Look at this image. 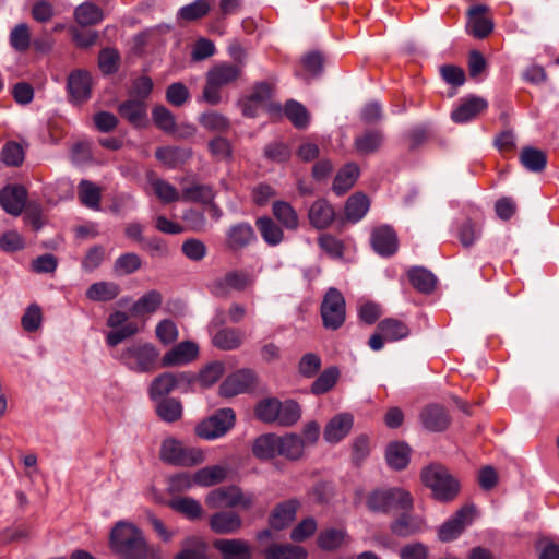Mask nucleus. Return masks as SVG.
I'll return each instance as SVG.
<instances>
[{"mask_svg": "<svg viewBox=\"0 0 559 559\" xmlns=\"http://www.w3.org/2000/svg\"><path fill=\"white\" fill-rule=\"evenodd\" d=\"M110 545L122 559H164L162 549L150 545L142 530L131 523L121 521L114 526Z\"/></svg>", "mask_w": 559, "mask_h": 559, "instance_id": "f257e3e1", "label": "nucleus"}, {"mask_svg": "<svg viewBox=\"0 0 559 559\" xmlns=\"http://www.w3.org/2000/svg\"><path fill=\"white\" fill-rule=\"evenodd\" d=\"M420 478L423 484L431 490L432 498L439 502H450L460 492L459 480L441 464L432 463L424 467Z\"/></svg>", "mask_w": 559, "mask_h": 559, "instance_id": "f03ea898", "label": "nucleus"}, {"mask_svg": "<svg viewBox=\"0 0 559 559\" xmlns=\"http://www.w3.org/2000/svg\"><path fill=\"white\" fill-rule=\"evenodd\" d=\"M366 506L371 512L389 514L403 509L414 510V498L403 487L377 488L368 493Z\"/></svg>", "mask_w": 559, "mask_h": 559, "instance_id": "7ed1b4c3", "label": "nucleus"}, {"mask_svg": "<svg viewBox=\"0 0 559 559\" xmlns=\"http://www.w3.org/2000/svg\"><path fill=\"white\" fill-rule=\"evenodd\" d=\"M159 352L150 343H134L122 350L120 360L130 370L138 373H151L156 370Z\"/></svg>", "mask_w": 559, "mask_h": 559, "instance_id": "20e7f679", "label": "nucleus"}, {"mask_svg": "<svg viewBox=\"0 0 559 559\" xmlns=\"http://www.w3.org/2000/svg\"><path fill=\"white\" fill-rule=\"evenodd\" d=\"M159 457L167 464L187 467L199 465L204 461L201 450L186 445L175 438H167L162 442Z\"/></svg>", "mask_w": 559, "mask_h": 559, "instance_id": "39448f33", "label": "nucleus"}, {"mask_svg": "<svg viewBox=\"0 0 559 559\" xmlns=\"http://www.w3.org/2000/svg\"><path fill=\"white\" fill-rule=\"evenodd\" d=\"M320 314L323 326L328 330H338L345 322L346 302L343 294L335 287H330L322 299Z\"/></svg>", "mask_w": 559, "mask_h": 559, "instance_id": "423d86ee", "label": "nucleus"}, {"mask_svg": "<svg viewBox=\"0 0 559 559\" xmlns=\"http://www.w3.org/2000/svg\"><path fill=\"white\" fill-rule=\"evenodd\" d=\"M236 414L231 408H221L195 427V435L205 440H214L226 435L235 425Z\"/></svg>", "mask_w": 559, "mask_h": 559, "instance_id": "0eeeda50", "label": "nucleus"}, {"mask_svg": "<svg viewBox=\"0 0 559 559\" xmlns=\"http://www.w3.org/2000/svg\"><path fill=\"white\" fill-rule=\"evenodd\" d=\"M390 532L400 538H407L423 533L426 528V521L420 514L413 510L403 509L390 522Z\"/></svg>", "mask_w": 559, "mask_h": 559, "instance_id": "6e6552de", "label": "nucleus"}, {"mask_svg": "<svg viewBox=\"0 0 559 559\" xmlns=\"http://www.w3.org/2000/svg\"><path fill=\"white\" fill-rule=\"evenodd\" d=\"M474 506H464L455 514L444 522L438 530V538L442 543H449L456 539L467 525L473 522Z\"/></svg>", "mask_w": 559, "mask_h": 559, "instance_id": "1a4fd4ad", "label": "nucleus"}, {"mask_svg": "<svg viewBox=\"0 0 559 559\" xmlns=\"http://www.w3.org/2000/svg\"><path fill=\"white\" fill-rule=\"evenodd\" d=\"M254 386V373L249 369L238 370L229 374L219 385V394L233 397L246 393Z\"/></svg>", "mask_w": 559, "mask_h": 559, "instance_id": "9d476101", "label": "nucleus"}, {"mask_svg": "<svg viewBox=\"0 0 559 559\" xmlns=\"http://www.w3.org/2000/svg\"><path fill=\"white\" fill-rule=\"evenodd\" d=\"M27 200V190L20 185H7L0 190V205L10 215L19 216Z\"/></svg>", "mask_w": 559, "mask_h": 559, "instance_id": "9b49d317", "label": "nucleus"}, {"mask_svg": "<svg viewBox=\"0 0 559 559\" xmlns=\"http://www.w3.org/2000/svg\"><path fill=\"white\" fill-rule=\"evenodd\" d=\"M251 282L250 275L243 271H230L211 285V293L216 297H226L230 289L243 290Z\"/></svg>", "mask_w": 559, "mask_h": 559, "instance_id": "f8f14e48", "label": "nucleus"}, {"mask_svg": "<svg viewBox=\"0 0 559 559\" xmlns=\"http://www.w3.org/2000/svg\"><path fill=\"white\" fill-rule=\"evenodd\" d=\"M91 88L92 76L87 71L78 69L69 74L67 90L72 102L83 103L90 99Z\"/></svg>", "mask_w": 559, "mask_h": 559, "instance_id": "ddd939ff", "label": "nucleus"}, {"mask_svg": "<svg viewBox=\"0 0 559 559\" xmlns=\"http://www.w3.org/2000/svg\"><path fill=\"white\" fill-rule=\"evenodd\" d=\"M370 241L373 250L385 258L393 255L399 248L396 233L388 225L374 228Z\"/></svg>", "mask_w": 559, "mask_h": 559, "instance_id": "4468645a", "label": "nucleus"}, {"mask_svg": "<svg viewBox=\"0 0 559 559\" xmlns=\"http://www.w3.org/2000/svg\"><path fill=\"white\" fill-rule=\"evenodd\" d=\"M487 107L486 99L472 95L461 99L460 105L451 112V119L455 123H466L474 120Z\"/></svg>", "mask_w": 559, "mask_h": 559, "instance_id": "2eb2a0df", "label": "nucleus"}, {"mask_svg": "<svg viewBox=\"0 0 559 559\" xmlns=\"http://www.w3.org/2000/svg\"><path fill=\"white\" fill-rule=\"evenodd\" d=\"M213 547L219 552L222 559H252L249 543L241 538L215 539Z\"/></svg>", "mask_w": 559, "mask_h": 559, "instance_id": "dca6fc26", "label": "nucleus"}, {"mask_svg": "<svg viewBox=\"0 0 559 559\" xmlns=\"http://www.w3.org/2000/svg\"><path fill=\"white\" fill-rule=\"evenodd\" d=\"M420 421L427 430L441 432L449 427L451 417L443 406L430 404L420 412Z\"/></svg>", "mask_w": 559, "mask_h": 559, "instance_id": "f3484780", "label": "nucleus"}, {"mask_svg": "<svg viewBox=\"0 0 559 559\" xmlns=\"http://www.w3.org/2000/svg\"><path fill=\"white\" fill-rule=\"evenodd\" d=\"M354 417L349 413H340L332 417L325 425L323 437L329 443H338L352 430Z\"/></svg>", "mask_w": 559, "mask_h": 559, "instance_id": "a211bd4d", "label": "nucleus"}, {"mask_svg": "<svg viewBox=\"0 0 559 559\" xmlns=\"http://www.w3.org/2000/svg\"><path fill=\"white\" fill-rule=\"evenodd\" d=\"M299 502L296 499L285 500L274 507L269 515V525L275 531L286 528L296 519Z\"/></svg>", "mask_w": 559, "mask_h": 559, "instance_id": "6ab92c4d", "label": "nucleus"}, {"mask_svg": "<svg viewBox=\"0 0 559 559\" xmlns=\"http://www.w3.org/2000/svg\"><path fill=\"white\" fill-rule=\"evenodd\" d=\"M209 526L216 534H235L241 528L242 519L234 511H218L211 515Z\"/></svg>", "mask_w": 559, "mask_h": 559, "instance_id": "aec40b11", "label": "nucleus"}, {"mask_svg": "<svg viewBox=\"0 0 559 559\" xmlns=\"http://www.w3.org/2000/svg\"><path fill=\"white\" fill-rule=\"evenodd\" d=\"M118 114L134 128L144 127L147 120L146 102L131 97L119 104Z\"/></svg>", "mask_w": 559, "mask_h": 559, "instance_id": "412c9836", "label": "nucleus"}, {"mask_svg": "<svg viewBox=\"0 0 559 559\" xmlns=\"http://www.w3.org/2000/svg\"><path fill=\"white\" fill-rule=\"evenodd\" d=\"M488 11V7L478 4L471 8L468 14L469 20L467 23V32L478 39H484L493 29V23L490 19L485 17L484 14Z\"/></svg>", "mask_w": 559, "mask_h": 559, "instance_id": "4be33fe9", "label": "nucleus"}, {"mask_svg": "<svg viewBox=\"0 0 559 559\" xmlns=\"http://www.w3.org/2000/svg\"><path fill=\"white\" fill-rule=\"evenodd\" d=\"M255 240L257 236L249 223L231 225L226 233V245L231 251L241 250Z\"/></svg>", "mask_w": 559, "mask_h": 559, "instance_id": "5701e85b", "label": "nucleus"}, {"mask_svg": "<svg viewBox=\"0 0 559 559\" xmlns=\"http://www.w3.org/2000/svg\"><path fill=\"white\" fill-rule=\"evenodd\" d=\"M192 154L190 147L167 145L156 148L155 158L168 168L174 169L187 163Z\"/></svg>", "mask_w": 559, "mask_h": 559, "instance_id": "b1692460", "label": "nucleus"}, {"mask_svg": "<svg viewBox=\"0 0 559 559\" xmlns=\"http://www.w3.org/2000/svg\"><path fill=\"white\" fill-rule=\"evenodd\" d=\"M198 353L199 348L195 343L190 341L181 342L163 356L162 366L170 367L187 364L193 360Z\"/></svg>", "mask_w": 559, "mask_h": 559, "instance_id": "393cba45", "label": "nucleus"}, {"mask_svg": "<svg viewBox=\"0 0 559 559\" xmlns=\"http://www.w3.org/2000/svg\"><path fill=\"white\" fill-rule=\"evenodd\" d=\"M308 218L311 226L317 229H324L333 223L335 210L329 201L319 199L311 204L308 211Z\"/></svg>", "mask_w": 559, "mask_h": 559, "instance_id": "a878e982", "label": "nucleus"}, {"mask_svg": "<svg viewBox=\"0 0 559 559\" xmlns=\"http://www.w3.org/2000/svg\"><path fill=\"white\" fill-rule=\"evenodd\" d=\"M209 545L200 536L190 535L185 537L180 544V550L174 559H209Z\"/></svg>", "mask_w": 559, "mask_h": 559, "instance_id": "bb28decb", "label": "nucleus"}, {"mask_svg": "<svg viewBox=\"0 0 559 559\" xmlns=\"http://www.w3.org/2000/svg\"><path fill=\"white\" fill-rule=\"evenodd\" d=\"M412 449L406 442L393 441L385 448V461L390 468L403 471L409 464Z\"/></svg>", "mask_w": 559, "mask_h": 559, "instance_id": "cd10ccee", "label": "nucleus"}, {"mask_svg": "<svg viewBox=\"0 0 559 559\" xmlns=\"http://www.w3.org/2000/svg\"><path fill=\"white\" fill-rule=\"evenodd\" d=\"M245 340V334L240 329L226 328L218 329L211 335V341L214 347L221 350H235L239 348Z\"/></svg>", "mask_w": 559, "mask_h": 559, "instance_id": "c85d7f7f", "label": "nucleus"}, {"mask_svg": "<svg viewBox=\"0 0 559 559\" xmlns=\"http://www.w3.org/2000/svg\"><path fill=\"white\" fill-rule=\"evenodd\" d=\"M265 559H307L308 551L299 545L271 543L262 550Z\"/></svg>", "mask_w": 559, "mask_h": 559, "instance_id": "c756f323", "label": "nucleus"}, {"mask_svg": "<svg viewBox=\"0 0 559 559\" xmlns=\"http://www.w3.org/2000/svg\"><path fill=\"white\" fill-rule=\"evenodd\" d=\"M384 143V134L379 129H368L354 140V147L360 155L377 153Z\"/></svg>", "mask_w": 559, "mask_h": 559, "instance_id": "7c9ffc66", "label": "nucleus"}, {"mask_svg": "<svg viewBox=\"0 0 559 559\" xmlns=\"http://www.w3.org/2000/svg\"><path fill=\"white\" fill-rule=\"evenodd\" d=\"M412 286L421 294H431L438 283L436 275L423 266H413L407 272Z\"/></svg>", "mask_w": 559, "mask_h": 559, "instance_id": "2f4dec72", "label": "nucleus"}, {"mask_svg": "<svg viewBox=\"0 0 559 559\" xmlns=\"http://www.w3.org/2000/svg\"><path fill=\"white\" fill-rule=\"evenodd\" d=\"M241 73L242 67L240 64L223 62L213 67L207 72V76L211 79V83L223 87L237 81Z\"/></svg>", "mask_w": 559, "mask_h": 559, "instance_id": "473e14b6", "label": "nucleus"}, {"mask_svg": "<svg viewBox=\"0 0 559 559\" xmlns=\"http://www.w3.org/2000/svg\"><path fill=\"white\" fill-rule=\"evenodd\" d=\"M168 507L189 521L200 520L204 515L201 503L191 497L173 498L168 501Z\"/></svg>", "mask_w": 559, "mask_h": 559, "instance_id": "72a5a7b5", "label": "nucleus"}, {"mask_svg": "<svg viewBox=\"0 0 559 559\" xmlns=\"http://www.w3.org/2000/svg\"><path fill=\"white\" fill-rule=\"evenodd\" d=\"M75 22L82 27H90L99 24L104 20L103 10L91 1H85L74 9Z\"/></svg>", "mask_w": 559, "mask_h": 559, "instance_id": "f704fd0d", "label": "nucleus"}, {"mask_svg": "<svg viewBox=\"0 0 559 559\" xmlns=\"http://www.w3.org/2000/svg\"><path fill=\"white\" fill-rule=\"evenodd\" d=\"M239 488L235 486L221 487L212 490L206 496V503L211 508H235L239 506Z\"/></svg>", "mask_w": 559, "mask_h": 559, "instance_id": "c9c22d12", "label": "nucleus"}, {"mask_svg": "<svg viewBox=\"0 0 559 559\" xmlns=\"http://www.w3.org/2000/svg\"><path fill=\"white\" fill-rule=\"evenodd\" d=\"M360 174L359 167L355 163H347L336 174L332 190L342 195L346 193L356 182Z\"/></svg>", "mask_w": 559, "mask_h": 559, "instance_id": "e433bc0d", "label": "nucleus"}, {"mask_svg": "<svg viewBox=\"0 0 559 559\" xmlns=\"http://www.w3.org/2000/svg\"><path fill=\"white\" fill-rule=\"evenodd\" d=\"M519 159L526 170L534 174L544 171L547 166L546 153L533 146H524L520 153Z\"/></svg>", "mask_w": 559, "mask_h": 559, "instance_id": "4c0bfd02", "label": "nucleus"}, {"mask_svg": "<svg viewBox=\"0 0 559 559\" xmlns=\"http://www.w3.org/2000/svg\"><path fill=\"white\" fill-rule=\"evenodd\" d=\"M305 442L297 433H286L278 437V455L290 461L299 460L304 454Z\"/></svg>", "mask_w": 559, "mask_h": 559, "instance_id": "58836bf2", "label": "nucleus"}, {"mask_svg": "<svg viewBox=\"0 0 559 559\" xmlns=\"http://www.w3.org/2000/svg\"><path fill=\"white\" fill-rule=\"evenodd\" d=\"M163 302L162 294L152 289L141 296L130 308V312L133 317H141L144 314L154 313Z\"/></svg>", "mask_w": 559, "mask_h": 559, "instance_id": "ea45409f", "label": "nucleus"}, {"mask_svg": "<svg viewBox=\"0 0 559 559\" xmlns=\"http://www.w3.org/2000/svg\"><path fill=\"white\" fill-rule=\"evenodd\" d=\"M155 402V412L165 423L178 421L182 416V404L175 397L159 399Z\"/></svg>", "mask_w": 559, "mask_h": 559, "instance_id": "a19ab883", "label": "nucleus"}, {"mask_svg": "<svg viewBox=\"0 0 559 559\" xmlns=\"http://www.w3.org/2000/svg\"><path fill=\"white\" fill-rule=\"evenodd\" d=\"M120 293V287L114 282L100 281L92 284L86 290V298L92 301L106 302L114 300Z\"/></svg>", "mask_w": 559, "mask_h": 559, "instance_id": "79ce46f5", "label": "nucleus"}, {"mask_svg": "<svg viewBox=\"0 0 559 559\" xmlns=\"http://www.w3.org/2000/svg\"><path fill=\"white\" fill-rule=\"evenodd\" d=\"M252 453L260 460H270L278 455V436L266 433L258 437L252 445Z\"/></svg>", "mask_w": 559, "mask_h": 559, "instance_id": "37998d69", "label": "nucleus"}, {"mask_svg": "<svg viewBox=\"0 0 559 559\" xmlns=\"http://www.w3.org/2000/svg\"><path fill=\"white\" fill-rule=\"evenodd\" d=\"M377 331L383 333L386 342H396L409 335V328L401 320L386 318L377 325Z\"/></svg>", "mask_w": 559, "mask_h": 559, "instance_id": "c03bdc74", "label": "nucleus"}, {"mask_svg": "<svg viewBox=\"0 0 559 559\" xmlns=\"http://www.w3.org/2000/svg\"><path fill=\"white\" fill-rule=\"evenodd\" d=\"M369 199L366 194L357 192L348 198L345 204L346 219L352 223H357L364 218L369 210Z\"/></svg>", "mask_w": 559, "mask_h": 559, "instance_id": "a18cd8bd", "label": "nucleus"}, {"mask_svg": "<svg viewBox=\"0 0 559 559\" xmlns=\"http://www.w3.org/2000/svg\"><path fill=\"white\" fill-rule=\"evenodd\" d=\"M255 225L262 239L269 246H277L282 242L284 237L283 229L271 217H260L257 219Z\"/></svg>", "mask_w": 559, "mask_h": 559, "instance_id": "49530a36", "label": "nucleus"}, {"mask_svg": "<svg viewBox=\"0 0 559 559\" xmlns=\"http://www.w3.org/2000/svg\"><path fill=\"white\" fill-rule=\"evenodd\" d=\"M207 150L215 162L229 163L233 159L231 142L222 135L214 136L207 143Z\"/></svg>", "mask_w": 559, "mask_h": 559, "instance_id": "de8ad7c7", "label": "nucleus"}, {"mask_svg": "<svg viewBox=\"0 0 559 559\" xmlns=\"http://www.w3.org/2000/svg\"><path fill=\"white\" fill-rule=\"evenodd\" d=\"M213 0H195L179 9L178 20L193 22L204 17L211 10Z\"/></svg>", "mask_w": 559, "mask_h": 559, "instance_id": "09e8293b", "label": "nucleus"}, {"mask_svg": "<svg viewBox=\"0 0 559 559\" xmlns=\"http://www.w3.org/2000/svg\"><path fill=\"white\" fill-rule=\"evenodd\" d=\"M226 478V471L219 465L205 466L193 474L194 483L202 487H211Z\"/></svg>", "mask_w": 559, "mask_h": 559, "instance_id": "8fccbe9b", "label": "nucleus"}, {"mask_svg": "<svg viewBox=\"0 0 559 559\" xmlns=\"http://www.w3.org/2000/svg\"><path fill=\"white\" fill-rule=\"evenodd\" d=\"M273 215L289 230L298 228L299 218L293 206L285 201H275L272 206Z\"/></svg>", "mask_w": 559, "mask_h": 559, "instance_id": "3c124183", "label": "nucleus"}, {"mask_svg": "<svg viewBox=\"0 0 559 559\" xmlns=\"http://www.w3.org/2000/svg\"><path fill=\"white\" fill-rule=\"evenodd\" d=\"M340 378V370L332 366L324 369L311 384V393L314 395L325 394L331 391Z\"/></svg>", "mask_w": 559, "mask_h": 559, "instance_id": "603ef678", "label": "nucleus"}, {"mask_svg": "<svg viewBox=\"0 0 559 559\" xmlns=\"http://www.w3.org/2000/svg\"><path fill=\"white\" fill-rule=\"evenodd\" d=\"M174 390H176V388L173 380V372H164L153 379L148 388V395L152 401H157L159 399L169 397L168 394Z\"/></svg>", "mask_w": 559, "mask_h": 559, "instance_id": "864d4df0", "label": "nucleus"}, {"mask_svg": "<svg viewBox=\"0 0 559 559\" xmlns=\"http://www.w3.org/2000/svg\"><path fill=\"white\" fill-rule=\"evenodd\" d=\"M284 112L288 120L297 129H305L309 123L308 110L301 103L295 99H289L286 102Z\"/></svg>", "mask_w": 559, "mask_h": 559, "instance_id": "5fc2aeb1", "label": "nucleus"}, {"mask_svg": "<svg viewBox=\"0 0 559 559\" xmlns=\"http://www.w3.org/2000/svg\"><path fill=\"white\" fill-rule=\"evenodd\" d=\"M281 401L276 397H266L261 400L254 409L255 416L263 423H276L278 418Z\"/></svg>", "mask_w": 559, "mask_h": 559, "instance_id": "6e6d98bb", "label": "nucleus"}, {"mask_svg": "<svg viewBox=\"0 0 559 559\" xmlns=\"http://www.w3.org/2000/svg\"><path fill=\"white\" fill-rule=\"evenodd\" d=\"M301 416L299 404L294 400H285L281 402L278 418L276 423L283 427L295 425Z\"/></svg>", "mask_w": 559, "mask_h": 559, "instance_id": "4d7b16f0", "label": "nucleus"}, {"mask_svg": "<svg viewBox=\"0 0 559 559\" xmlns=\"http://www.w3.org/2000/svg\"><path fill=\"white\" fill-rule=\"evenodd\" d=\"M79 199L80 202L92 210L99 209L100 190L93 182L82 180L79 185Z\"/></svg>", "mask_w": 559, "mask_h": 559, "instance_id": "13d9d810", "label": "nucleus"}, {"mask_svg": "<svg viewBox=\"0 0 559 559\" xmlns=\"http://www.w3.org/2000/svg\"><path fill=\"white\" fill-rule=\"evenodd\" d=\"M345 535L346 533L343 530L328 528L320 532L317 543L322 550H335L343 544Z\"/></svg>", "mask_w": 559, "mask_h": 559, "instance_id": "bf43d9fd", "label": "nucleus"}, {"mask_svg": "<svg viewBox=\"0 0 559 559\" xmlns=\"http://www.w3.org/2000/svg\"><path fill=\"white\" fill-rule=\"evenodd\" d=\"M214 191L207 185H193L190 187H186L182 190V200L183 201H193L200 202L203 204H209L214 200Z\"/></svg>", "mask_w": 559, "mask_h": 559, "instance_id": "052dcab7", "label": "nucleus"}, {"mask_svg": "<svg viewBox=\"0 0 559 559\" xmlns=\"http://www.w3.org/2000/svg\"><path fill=\"white\" fill-rule=\"evenodd\" d=\"M141 266V258L136 253L127 252L116 259L114 271L120 275H130L139 271Z\"/></svg>", "mask_w": 559, "mask_h": 559, "instance_id": "680f3d73", "label": "nucleus"}, {"mask_svg": "<svg viewBox=\"0 0 559 559\" xmlns=\"http://www.w3.org/2000/svg\"><path fill=\"white\" fill-rule=\"evenodd\" d=\"M155 126L166 133H175L176 118L174 114L163 105L155 106L152 110Z\"/></svg>", "mask_w": 559, "mask_h": 559, "instance_id": "e2e57ef3", "label": "nucleus"}, {"mask_svg": "<svg viewBox=\"0 0 559 559\" xmlns=\"http://www.w3.org/2000/svg\"><path fill=\"white\" fill-rule=\"evenodd\" d=\"M200 124L210 131L224 132L230 127L229 120L219 112L206 111L199 117Z\"/></svg>", "mask_w": 559, "mask_h": 559, "instance_id": "0e129e2a", "label": "nucleus"}, {"mask_svg": "<svg viewBox=\"0 0 559 559\" xmlns=\"http://www.w3.org/2000/svg\"><path fill=\"white\" fill-rule=\"evenodd\" d=\"M225 370L224 364L221 361H213L206 365L197 374L198 381L202 386H211L223 376Z\"/></svg>", "mask_w": 559, "mask_h": 559, "instance_id": "69168bd1", "label": "nucleus"}, {"mask_svg": "<svg viewBox=\"0 0 559 559\" xmlns=\"http://www.w3.org/2000/svg\"><path fill=\"white\" fill-rule=\"evenodd\" d=\"M319 247L332 259H342L344 254V243L342 240L330 234H322L318 238Z\"/></svg>", "mask_w": 559, "mask_h": 559, "instance_id": "338daca9", "label": "nucleus"}, {"mask_svg": "<svg viewBox=\"0 0 559 559\" xmlns=\"http://www.w3.org/2000/svg\"><path fill=\"white\" fill-rule=\"evenodd\" d=\"M181 251L189 260L199 262L205 258L207 248L202 240L189 238L182 242Z\"/></svg>", "mask_w": 559, "mask_h": 559, "instance_id": "774afa93", "label": "nucleus"}]
</instances>
